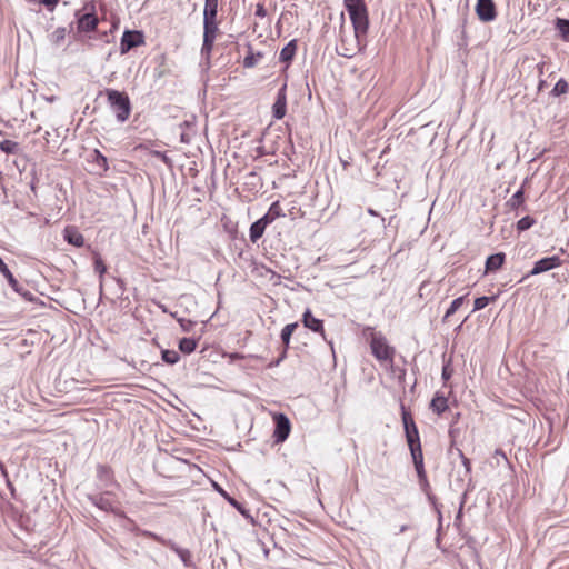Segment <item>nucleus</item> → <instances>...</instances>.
<instances>
[{
  "mask_svg": "<svg viewBox=\"0 0 569 569\" xmlns=\"http://www.w3.org/2000/svg\"><path fill=\"white\" fill-rule=\"evenodd\" d=\"M269 224L262 218L254 221L249 229L250 241L256 243L263 236Z\"/></svg>",
  "mask_w": 569,
  "mask_h": 569,
  "instance_id": "obj_19",
  "label": "nucleus"
},
{
  "mask_svg": "<svg viewBox=\"0 0 569 569\" xmlns=\"http://www.w3.org/2000/svg\"><path fill=\"white\" fill-rule=\"evenodd\" d=\"M351 42H353V46H351V47L347 46L348 44L347 40L343 37H341L340 44L337 47L338 54L346 57V58H351L358 50L360 38H358V41H357V39L353 37Z\"/></svg>",
  "mask_w": 569,
  "mask_h": 569,
  "instance_id": "obj_18",
  "label": "nucleus"
},
{
  "mask_svg": "<svg viewBox=\"0 0 569 569\" xmlns=\"http://www.w3.org/2000/svg\"><path fill=\"white\" fill-rule=\"evenodd\" d=\"M419 481H420V485H421V487H422L423 489H426L427 487H429V483H428V480H427V479H426V482H425L423 480H420V479H419Z\"/></svg>",
  "mask_w": 569,
  "mask_h": 569,
  "instance_id": "obj_50",
  "label": "nucleus"
},
{
  "mask_svg": "<svg viewBox=\"0 0 569 569\" xmlns=\"http://www.w3.org/2000/svg\"><path fill=\"white\" fill-rule=\"evenodd\" d=\"M149 536L156 540L157 542L169 547L172 551L177 553L179 559L183 562L186 567H190L192 565V556L191 552L188 549L180 548L176 542L172 540H167L156 533H149Z\"/></svg>",
  "mask_w": 569,
  "mask_h": 569,
  "instance_id": "obj_7",
  "label": "nucleus"
},
{
  "mask_svg": "<svg viewBox=\"0 0 569 569\" xmlns=\"http://www.w3.org/2000/svg\"><path fill=\"white\" fill-rule=\"evenodd\" d=\"M568 91H569V84L565 79L561 78L556 82V84L551 91V94L555 97H559V96L566 94Z\"/></svg>",
  "mask_w": 569,
  "mask_h": 569,
  "instance_id": "obj_31",
  "label": "nucleus"
},
{
  "mask_svg": "<svg viewBox=\"0 0 569 569\" xmlns=\"http://www.w3.org/2000/svg\"><path fill=\"white\" fill-rule=\"evenodd\" d=\"M535 223L536 220L532 217L526 216L517 222V229L518 231H526L530 229Z\"/></svg>",
  "mask_w": 569,
  "mask_h": 569,
  "instance_id": "obj_36",
  "label": "nucleus"
},
{
  "mask_svg": "<svg viewBox=\"0 0 569 569\" xmlns=\"http://www.w3.org/2000/svg\"><path fill=\"white\" fill-rule=\"evenodd\" d=\"M492 300H495V297L482 296V297L476 298L475 303H473V311L481 310V309L486 308Z\"/></svg>",
  "mask_w": 569,
  "mask_h": 569,
  "instance_id": "obj_37",
  "label": "nucleus"
},
{
  "mask_svg": "<svg viewBox=\"0 0 569 569\" xmlns=\"http://www.w3.org/2000/svg\"><path fill=\"white\" fill-rule=\"evenodd\" d=\"M370 349L378 361L388 362L391 367L393 366L396 350L388 343L385 336L378 332L372 333L370 339Z\"/></svg>",
  "mask_w": 569,
  "mask_h": 569,
  "instance_id": "obj_4",
  "label": "nucleus"
},
{
  "mask_svg": "<svg viewBox=\"0 0 569 569\" xmlns=\"http://www.w3.org/2000/svg\"><path fill=\"white\" fill-rule=\"evenodd\" d=\"M302 323L306 328L313 332L321 333V336L325 338L323 321L313 317L309 309H307L302 315Z\"/></svg>",
  "mask_w": 569,
  "mask_h": 569,
  "instance_id": "obj_14",
  "label": "nucleus"
},
{
  "mask_svg": "<svg viewBox=\"0 0 569 569\" xmlns=\"http://www.w3.org/2000/svg\"><path fill=\"white\" fill-rule=\"evenodd\" d=\"M381 222H382L383 228H386V224H385L386 219L385 218H381Z\"/></svg>",
  "mask_w": 569,
  "mask_h": 569,
  "instance_id": "obj_54",
  "label": "nucleus"
},
{
  "mask_svg": "<svg viewBox=\"0 0 569 569\" xmlns=\"http://www.w3.org/2000/svg\"><path fill=\"white\" fill-rule=\"evenodd\" d=\"M297 52V40L292 39L289 41L280 51L279 60L286 63V68H288L289 63L292 61L293 57Z\"/></svg>",
  "mask_w": 569,
  "mask_h": 569,
  "instance_id": "obj_17",
  "label": "nucleus"
},
{
  "mask_svg": "<svg viewBox=\"0 0 569 569\" xmlns=\"http://www.w3.org/2000/svg\"><path fill=\"white\" fill-rule=\"evenodd\" d=\"M297 328H298L297 322L288 323L282 328L280 338L283 343V348L288 349V347L290 345L291 336Z\"/></svg>",
  "mask_w": 569,
  "mask_h": 569,
  "instance_id": "obj_26",
  "label": "nucleus"
},
{
  "mask_svg": "<svg viewBox=\"0 0 569 569\" xmlns=\"http://www.w3.org/2000/svg\"><path fill=\"white\" fill-rule=\"evenodd\" d=\"M214 40L216 39L203 37V42H202V48H201L202 56H204V54L207 57L210 56L212 48H213Z\"/></svg>",
  "mask_w": 569,
  "mask_h": 569,
  "instance_id": "obj_38",
  "label": "nucleus"
},
{
  "mask_svg": "<svg viewBox=\"0 0 569 569\" xmlns=\"http://www.w3.org/2000/svg\"><path fill=\"white\" fill-rule=\"evenodd\" d=\"M39 2L46 6L48 10L52 11L57 6L58 0H39Z\"/></svg>",
  "mask_w": 569,
  "mask_h": 569,
  "instance_id": "obj_46",
  "label": "nucleus"
},
{
  "mask_svg": "<svg viewBox=\"0 0 569 569\" xmlns=\"http://www.w3.org/2000/svg\"><path fill=\"white\" fill-rule=\"evenodd\" d=\"M89 500L92 505L98 507L100 510H103L106 512H113L116 510L114 502L110 498V492H104L102 495H93L89 496Z\"/></svg>",
  "mask_w": 569,
  "mask_h": 569,
  "instance_id": "obj_12",
  "label": "nucleus"
},
{
  "mask_svg": "<svg viewBox=\"0 0 569 569\" xmlns=\"http://www.w3.org/2000/svg\"><path fill=\"white\" fill-rule=\"evenodd\" d=\"M451 375L452 370L449 368V365H445L441 372L443 381H448L451 378Z\"/></svg>",
  "mask_w": 569,
  "mask_h": 569,
  "instance_id": "obj_44",
  "label": "nucleus"
},
{
  "mask_svg": "<svg viewBox=\"0 0 569 569\" xmlns=\"http://www.w3.org/2000/svg\"><path fill=\"white\" fill-rule=\"evenodd\" d=\"M465 298H466V296H461V297L456 298L451 302L450 307L447 309V311L445 313L443 320L451 317L462 306Z\"/></svg>",
  "mask_w": 569,
  "mask_h": 569,
  "instance_id": "obj_33",
  "label": "nucleus"
},
{
  "mask_svg": "<svg viewBox=\"0 0 569 569\" xmlns=\"http://www.w3.org/2000/svg\"><path fill=\"white\" fill-rule=\"evenodd\" d=\"M459 457L461 458V462L465 467V475L469 476L471 472V462L470 460L463 455L461 450H458Z\"/></svg>",
  "mask_w": 569,
  "mask_h": 569,
  "instance_id": "obj_41",
  "label": "nucleus"
},
{
  "mask_svg": "<svg viewBox=\"0 0 569 569\" xmlns=\"http://www.w3.org/2000/svg\"><path fill=\"white\" fill-rule=\"evenodd\" d=\"M506 254L503 252H498L490 254L486 260V273L495 272L499 270L505 263Z\"/></svg>",
  "mask_w": 569,
  "mask_h": 569,
  "instance_id": "obj_16",
  "label": "nucleus"
},
{
  "mask_svg": "<svg viewBox=\"0 0 569 569\" xmlns=\"http://www.w3.org/2000/svg\"><path fill=\"white\" fill-rule=\"evenodd\" d=\"M287 86L283 84L277 93L276 101L272 106V116L274 119L280 120L286 116L287 111V94H286Z\"/></svg>",
  "mask_w": 569,
  "mask_h": 569,
  "instance_id": "obj_11",
  "label": "nucleus"
},
{
  "mask_svg": "<svg viewBox=\"0 0 569 569\" xmlns=\"http://www.w3.org/2000/svg\"><path fill=\"white\" fill-rule=\"evenodd\" d=\"M19 143L12 140H3L0 142V150L7 154H16L19 151Z\"/></svg>",
  "mask_w": 569,
  "mask_h": 569,
  "instance_id": "obj_30",
  "label": "nucleus"
},
{
  "mask_svg": "<svg viewBox=\"0 0 569 569\" xmlns=\"http://www.w3.org/2000/svg\"><path fill=\"white\" fill-rule=\"evenodd\" d=\"M161 358L168 365H176L180 360V355L176 350H162Z\"/></svg>",
  "mask_w": 569,
  "mask_h": 569,
  "instance_id": "obj_32",
  "label": "nucleus"
},
{
  "mask_svg": "<svg viewBox=\"0 0 569 569\" xmlns=\"http://www.w3.org/2000/svg\"><path fill=\"white\" fill-rule=\"evenodd\" d=\"M407 529H408V526H407V525H403V526H401V527H400L399 532H400V533H402V532H405Z\"/></svg>",
  "mask_w": 569,
  "mask_h": 569,
  "instance_id": "obj_51",
  "label": "nucleus"
},
{
  "mask_svg": "<svg viewBox=\"0 0 569 569\" xmlns=\"http://www.w3.org/2000/svg\"><path fill=\"white\" fill-rule=\"evenodd\" d=\"M367 212L370 214V216H373V217H377L379 216L378 212L376 210H373L372 208H368L367 209Z\"/></svg>",
  "mask_w": 569,
  "mask_h": 569,
  "instance_id": "obj_49",
  "label": "nucleus"
},
{
  "mask_svg": "<svg viewBox=\"0 0 569 569\" xmlns=\"http://www.w3.org/2000/svg\"><path fill=\"white\" fill-rule=\"evenodd\" d=\"M402 422L406 433V439L410 449L412 461L420 480L426 482V471L423 467V456L420 443L418 428L411 415L402 408Z\"/></svg>",
  "mask_w": 569,
  "mask_h": 569,
  "instance_id": "obj_1",
  "label": "nucleus"
},
{
  "mask_svg": "<svg viewBox=\"0 0 569 569\" xmlns=\"http://www.w3.org/2000/svg\"><path fill=\"white\" fill-rule=\"evenodd\" d=\"M89 162L92 164L93 167V171L97 173V174H103L104 172L108 171L109 169V166H108V159L107 157H104L99 150H93L90 154V159H89Z\"/></svg>",
  "mask_w": 569,
  "mask_h": 569,
  "instance_id": "obj_13",
  "label": "nucleus"
},
{
  "mask_svg": "<svg viewBox=\"0 0 569 569\" xmlns=\"http://www.w3.org/2000/svg\"><path fill=\"white\" fill-rule=\"evenodd\" d=\"M545 84V81H540L539 89H541Z\"/></svg>",
  "mask_w": 569,
  "mask_h": 569,
  "instance_id": "obj_55",
  "label": "nucleus"
},
{
  "mask_svg": "<svg viewBox=\"0 0 569 569\" xmlns=\"http://www.w3.org/2000/svg\"><path fill=\"white\" fill-rule=\"evenodd\" d=\"M77 17V29L78 32L81 33H89L97 30L99 24V19L94 13V6L91 4L90 10L87 12L80 14L79 12L76 13Z\"/></svg>",
  "mask_w": 569,
  "mask_h": 569,
  "instance_id": "obj_5",
  "label": "nucleus"
},
{
  "mask_svg": "<svg viewBox=\"0 0 569 569\" xmlns=\"http://www.w3.org/2000/svg\"><path fill=\"white\" fill-rule=\"evenodd\" d=\"M214 40L216 39L203 37V42H202V48H201L202 56H204V54L207 57L210 56L212 48H213Z\"/></svg>",
  "mask_w": 569,
  "mask_h": 569,
  "instance_id": "obj_39",
  "label": "nucleus"
},
{
  "mask_svg": "<svg viewBox=\"0 0 569 569\" xmlns=\"http://www.w3.org/2000/svg\"><path fill=\"white\" fill-rule=\"evenodd\" d=\"M287 357V349L283 348L282 352L280 353L279 357H277V359L274 361H272L269 367H278Z\"/></svg>",
  "mask_w": 569,
  "mask_h": 569,
  "instance_id": "obj_43",
  "label": "nucleus"
},
{
  "mask_svg": "<svg viewBox=\"0 0 569 569\" xmlns=\"http://www.w3.org/2000/svg\"><path fill=\"white\" fill-rule=\"evenodd\" d=\"M63 238L69 244L77 248H81L84 244L83 236L74 227H67L63 231Z\"/></svg>",
  "mask_w": 569,
  "mask_h": 569,
  "instance_id": "obj_15",
  "label": "nucleus"
},
{
  "mask_svg": "<svg viewBox=\"0 0 569 569\" xmlns=\"http://www.w3.org/2000/svg\"><path fill=\"white\" fill-rule=\"evenodd\" d=\"M221 493L222 496L227 499V501L232 506L234 507L243 517L246 518H252L249 510L242 505L240 503L238 500H236L234 498L230 497L228 493H226L224 491L221 490Z\"/></svg>",
  "mask_w": 569,
  "mask_h": 569,
  "instance_id": "obj_29",
  "label": "nucleus"
},
{
  "mask_svg": "<svg viewBox=\"0 0 569 569\" xmlns=\"http://www.w3.org/2000/svg\"><path fill=\"white\" fill-rule=\"evenodd\" d=\"M466 497H467V492L463 493L462 496V499H461V502H460V508H459V511L456 516V520H459L461 518V515H462V508H463V505L466 502Z\"/></svg>",
  "mask_w": 569,
  "mask_h": 569,
  "instance_id": "obj_47",
  "label": "nucleus"
},
{
  "mask_svg": "<svg viewBox=\"0 0 569 569\" xmlns=\"http://www.w3.org/2000/svg\"><path fill=\"white\" fill-rule=\"evenodd\" d=\"M274 430L273 439L276 443H281L287 440L291 431V423L289 418L281 412L273 415Z\"/></svg>",
  "mask_w": 569,
  "mask_h": 569,
  "instance_id": "obj_6",
  "label": "nucleus"
},
{
  "mask_svg": "<svg viewBox=\"0 0 569 569\" xmlns=\"http://www.w3.org/2000/svg\"><path fill=\"white\" fill-rule=\"evenodd\" d=\"M179 323H180L182 330L186 332H189L193 326V322L191 320H187L183 318L179 319Z\"/></svg>",
  "mask_w": 569,
  "mask_h": 569,
  "instance_id": "obj_42",
  "label": "nucleus"
},
{
  "mask_svg": "<svg viewBox=\"0 0 569 569\" xmlns=\"http://www.w3.org/2000/svg\"><path fill=\"white\" fill-rule=\"evenodd\" d=\"M475 10L482 22H491L497 18V8L493 0H478Z\"/></svg>",
  "mask_w": 569,
  "mask_h": 569,
  "instance_id": "obj_9",
  "label": "nucleus"
},
{
  "mask_svg": "<svg viewBox=\"0 0 569 569\" xmlns=\"http://www.w3.org/2000/svg\"><path fill=\"white\" fill-rule=\"evenodd\" d=\"M66 28L59 27L51 33V42L56 46L61 44L66 39Z\"/></svg>",
  "mask_w": 569,
  "mask_h": 569,
  "instance_id": "obj_34",
  "label": "nucleus"
},
{
  "mask_svg": "<svg viewBox=\"0 0 569 569\" xmlns=\"http://www.w3.org/2000/svg\"><path fill=\"white\" fill-rule=\"evenodd\" d=\"M156 156L161 158V160L164 162V163H170V159L167 157L166 153H162V152H156Z\"/></svg>",
  "mask_w": 569,
  "mask_h": 569,
  "instance_id": "obj_48",
  "label": "nucleus"
},
{
  "mask_svg": "<svg viewBox=\"0 0 569 569\" xmlns=\"http://www.w3.org/2000/svg\"><path fill=\"white\" fill-rule=\"evenodd\" d=\"M343 3L353 27V37L358 40L369 28L367 6L365 0H343Z\"/></svg>",
  "mask_w": 569,
  "mask_h": 569,
  "instance_id": "obj_2",
  "label": "nucleus"
},
{
  "mask_svg": "<svg viewBox=\"0 0 569 569\" xmlns=\"http://www.w3.org/2000/svg\"><path fill=\"white\" fill-rule=\"evenodd\" d=\"M254 14L259 18H264L267 16V10L262 3L257 4Z\"/></svg>",
  "mask_w": 569,
  "mask_h": 569,
  "instance_id": "obj_45",
  "label": "nucleus"
},
{
  "mask_svg": "<svg viewBox=\"0 0 569 569\" xmlns=\"http://www.w3.org/2000/svg\"><path fill=\"white\" fill-rule=\"evenodd\" d=\"M249 51L248 54L243 58V67L244 68H253L256 67L259 61L263 58L262 52H253L251 46H248Z\"/></svg>",
  "mask_w": 569,
  "mask_h": 569,
  "instance_id": "obj_25",
  "label": "nucleus"
},
{
  "mask_svg": "<svg viewBox=\"0 0 569 569\" xmlns=\"http://www.w3.org/2000/svg\"><path fill=\"white\" fill-rule=\"evenodd\" d=\"M143 43V34L140 31L126 30L120 41V53L126 54L131 49Z\"/></svg>",
  "mask_w": 569,
  "mask_h": 569,
  "instance_id": "obj_10",
  "label": "nucleus"
},
{
  "mask_svg": "<svg viewBox=\"0 0 569 569\" xmlns=\"http://www.w3.org/2000/svg\"><path fill=\"white\" fill-rule=\"evenodd\" d=\"M523 202H525V191H523V186H522L519 190H517L511 196V198L507 201L506 204L510 210H517L523 206Z\"/></svg>",
  "mask_w": 569,
  "mask_h": 569,
  "instance_id": "obj_24",
  "label": "nucleus"
},
{
  "mask_svg": "<svg viewBox=\"0 0 569 569\" xmlns=\"http://www.w3.org/2000/svg\"><path fill=\"white\" fill-rule=\"evenodd\" d=\"M284 217L279 201H274L269 207L268 211L261 217L268 224H271L276 219Z\"/></svg>",
  "mask_w": 569,
  "mask_h": 569,
  "instance_id": "obj_22",
  "label": "nucleus"
},
{
  "mask_svg": "<svg viewBox=\"0 0 569 569\" xmlns=\"http://www.w3.org/2000/svg\"><path fill=\"white\" fill-rule=\"evenodd\" d=\"M197 348V340L193 338H182L179 341V350L186 355L193 352Z\"/></svg>",
  "mask_w": 569,
  "mask_h": 569,
  "instance_id": "obj_27",
  "label": "nucleus"
},
{
  "mask_svg": "<svg viewBox=\"0 0 569 569\" xmlns=\"http://www.w3.org/2000/svg\"><path fill=\"white\" fill-rule=\"evenodd\" d=\"M107 37H108V32L106 31V32L102 33V38H107ZM106 42H109V40L106 39Z\"/></svg>",
  "mask_w": 569,
  "mask_h": 569,
  "instance_id": "obj_53",
  "label": "nucleus"
},
{
  "mask_svg": "<svg viewBox=\"0 0 569 569\" xmlns=\"http://www.w3.org/2000/svg\"><path fill=\"white\" fill-rule=\"evenodd\" d=\"M543 64H545V63H539V64H538L539 73H542V72H543Z\"/></svg>",
  "mask_w": 569,
  "mask_h": 569,
  "instance_id": "obj_52",
  "label": "nucleus"
},
{
  "mask_svg": "<svg viewBox=\"0 0 569 569\" xmlns=\"http://www.w3.org/2000/svg\"><path fill=\"white\" fill-rule=\"evenodd\" d=\"M219 0H204L203 16H217Z\"/></svg>",
  "mask_w": 569,
  "mask_h": 569,
  "instance_id": "obj_35",
  "label": "nucleus"
},
{
  "mask_svg": "<svg viewBox=\"0 0 569 569\" xmlns=\"http://www.w3.org/2000/svg\"><path fill=\"white\" fill-rule=\"evenodd\" d=\"M217 32V16H203V37L216 39Z\"/></svg>",
  "mask_w": 569,
  "mask_h": 569,
  "instance_id": "obj_20",
  "label": "nucleus"
},
{
  "mask_svg": "<svg viewBox=\"0 0 569 569\" xmlns=\"http://www.w3.org/2000/svg\"><path fill=\"white\" fill-rule=\"evenodd\" d=\"M561 263H562V261L559 256H551V257L542 258L535 262L533 268L529 271L527 277L538 276L540 273L550 271L552 269L560 267Z\"/></svg>",
  "mask_w": 569,
  "mask_h": 569,
  "instance_id": "obj_8",
  "label": "nucleus"
},
{
  "mask_svg": "<svg viewBox=\"0 0 569 569\" xmlns=\"http://www.w3.org/2000/svg\"><path fill=\"white\" fill-rule=\"evenodd\" d=\"M97 477L104 487H109L114 483L112 470L108 466L99 465L97 467Z\"/></svg>",
  "mask_w": 569,
  "mask_h": 569,
  "instance_id": "obj_23",
  "label": "nucleus"
},
{
  "mask_svg": "<svg viewBox=\"0 0 569 569\" xmlns=\"http://www.w3.org/2000/svg\"><path fill=\"white\" fill-rule=\"evenodd\" d=\"M104 93L108 99L109 107L118 122H126L131 113V102L129 96L123 91L116 89H106Z\"/></svg>",
  "mask_w": 569,
  "mask_h": 569,
  "instance_id": "obj_3",
  "label": "nucleus"
},
{
  "mask_svg": "<svg viewBox=\"0 0 569 569\" xmlns=\"http://www.w3.org/2000/svg\"><path fill=\"white\" fill-rule=\"evenodd\" d=\"M430 409L437 413L442 415L448 409V399L440 392H437L430 402Z\"/></svg>",
  "mask_w": 569,
  "mask_h": 569,
  "instance_id": "obj_21",
  "label": "nucleus"
},
{
  "mask_svg": "<svg viewBox=\"0 0 569 569\" xmlns=\"http://www.w3.org/2000/svg\"><path fill=\"white\" fill-rule=\"evenodd\" d=\"M94 271L99 273L100 279L107 272V267L99 254L94 258Z\"/></svg>",
  "mask_w": 569,
  "mask_h": 569,
  "instance_id": "obj_40",
  "label": "nucleus"
},
{
  "mask_svg": "<svg viewBox=\"0 0 569 569\" xmlns=\"http://www.w3.org/2000/svg\"><path fill=\"white\" fill-rule=\"evenodd\" d=\"M556 29L559 31L561 38L569 42V20L563 18H557Z\"/></svg>",
  "mask_w": 569,
  "mask_h": 569,
  "instance_id": "obj_28",
  "label": "nucleus"
}]
</instances>
